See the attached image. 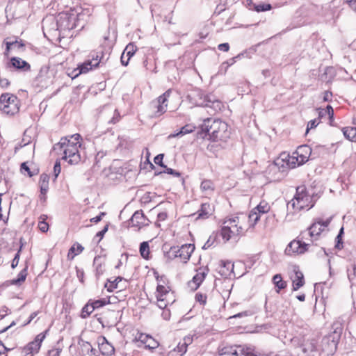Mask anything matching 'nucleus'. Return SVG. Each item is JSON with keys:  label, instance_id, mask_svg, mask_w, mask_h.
<instances>
[{"label": "nucleus", "instance_id": "f257e3e1", "mask_svg": "<svg viewBox=\"0 0 356 356\" xmlns=\"http://www.w3.org/2000/svg\"><path fill=\"white\" fill-rule=\"evenodd\" d=\"M79 134H75L60 138V141L53 147L54 151L62 152L63 160L66 161L70 165H76L81 161V156L79 151L81 147Z\"/></svg>", "mask_w": 356, "mask_h": 356}, {"label": "nucleus", "instance_id": "f03ea898", "mask_svg": "<svg viewBox=\"0 0 356 356\" xmlns=\"http://www.w3.org/2000/svg\"><path fill=\"white\" fill-rule=\"evenodd\" d=\"M200 129L213 141H225L229 138L227 124L220 120L207 118L200 125Z\"/></svg>", "mask_w": 356, "mask_h": 356}, {"label": "nucleus", "instance_id": "7ed1b4c3", "mask_svg": "<svg viewBox=\"0 0 356 356\" xmlns=\"http://www.w3.org/2000/svg\"><path fill=\"white\" fill-rule=\"evenodd\" d=\"M79 17V13L74 10L60 13L54 22L53 29L60 33L72 30L78 26Z\"/></svg>", "mask_w": 356, "mask_h": 356}, {"label": "nucleus", "instance_id": "20e7f679", "mask_svg": "<svg viewBox=\"0 0 356 356\" xmlns=\"http://www.w3.org/2000/svg\"><path fill=\"white\" fill-rule=\"evenodd\" d=\"M312 198L307 193L305 186H300L296 188V193L293 199L287 204L288 208L291 207L294 212L301 211L302 209L309 210L314 207Z\"/></svg>", "mask_w": 356, "mask_h": 356}, {"label": "nucleus", "instance_id": "39448f33", "mask_svg": "<svg viewBox=\"0 0 356 356\" xmlns=\"http://www.w3.org/2000/svg\"><path fill=\"white\" fill-rule=\"evenodd\" d=\"M244 233V228L240 225L238 217H232L226 218L223 220L220 236L225 240L228 241L231 238L240 236Z\"/></svg>", "mask_w": 356, "mask_h": 356}, {"label": "nucleus", "instance_id": "423d86ee", "mask_svg": "<svg viewBox=\"0 0 356 356\" xmlns=\"http://www.w3.org/2000/svg\"><path fill=\"white\" fill-rule=\"evenodd\" d=\"M332 220V216L326 220L317 219L307 230L301 232L300 237L311 242L318 240L319 235L328 227Z\"/></svg>", "mask_w": 356, "mask_h": 356}, {"label": "nucleus", "instance_id": "0eeeda50", "mask_svg": "<svg viewBox=\"0 0 356 356\" xmlns=\"http://www.w3.org/2000/svg\"><path fill=\"white\" fill-rule=\"evenodd\" d=\"M0 110L8 115H14L19 111V99L10 93L0 96Z\"/></svg>", "mask_w": 356, "mask_h": 356}, {"label": "nucleus", "instance_id": "6e6552de", "mask_svg": "<svg viewBox=\"0 0 356 356\" xmlns=\"http://www.w3.org/2000/svg\"><path fill=\"white\" fill-rule=\"evenodd\" d=\"M194 250L195 245L193 244H184L181 247H171L170 250L167 252L165 255L170 260L179 258L184 263H186L188 260H189Z\"/></svg>", "mask_w": 356, "mask_h": 356}, {"label": "nucleus", "instance_id": "1a4fd4ad", "mask_svg": "<svg viewBox=\"0 0 356 356\" xmlns=\"http://www.w3.org/2000/svg\"><path fill=\"white\" fill-rule=\"evenodd\" d=\"M299 159L298 158L297 154H293L292 156H289V154H281V157L275 160L273 163L269 165V169L270 170L275 171L280 169V167L284 168V164L290 168H294L296 166H299L298 165Z\"/></svg>", "mask_w": 356, "mask_h": 356}, {"label": "nucleus", "instance_id": "9d476101", "mask_svg": "<svg viewBox=\"0 0 356 356\" xmlns=\"http://www.w3.org/2000/svg\"><path fill=\"white\" fill-rule=\"evenodd\" d=\"M47 332L48 330L38 334L33 341L24 346L22 349L24 356H33L35 354H37L40 349L42 342L45 339Z\"/></svg>", "mask_w": 356, "mask_h": 356}, {"label": "nucleus", "instance_id": "9b49d317", "mask_svg": "<svg viewBox=\"0 0 356 356\" xmlns=\"http://www.w3.org/2000/svg\"><path fill=\"white\" fill-rule=\"evenodd\" d=\"M300 239L293 240L289 243L285 249V253L288 255H292L294 253L303 254L308 250L309 243H306L304 239L300 237Z\"/></svg>", "mask_w": 356, "mask_h": 356}, {"label": "nucleus", "instance_id": "f8f14e48", "mask_svg": "<svg viewBox=\"0 0 356 356\" xmlns=\"http://www.w3.org/2000/svg\"><path fill=\"white\" fill-rule=\"evenodd\" d=\"M270 205L265 201H261L249 214V220L252 222V225H255L260 219L261 214H265L270 211Z\"/></svg>", "mask_w": 356, "mask_h": 356}, {"label": "nucleus", "instance_id": "ddd939ff", "mask_svg": "<svg viewBox=\"0 0 356 356\" xmlns=\"http://www.w3.org/2000/svg\"><path fill=\"white\" fill-rule=\"evenodd\" d=\"M150 221L144 215L142 210L136 211L131 216L129 220V225L131 227H136L140 229L143 227L149 225Z\"/></svg>", "mask_w": 356, "mask_h": 356}, {"label": "nucleus", "instance_id": "4468645a", "mask_svg": "<svg viewBox=\"0 0 356 356\" xmlns=\"http://www.w3.org/2000/svg\"><path fill=\"white\" fill-rule=\"evenodd\" d=\"M171 92V89L167 90L163 95L157 98L156 102L152 103L157 108L156 114H158V115H161L166 111L168 99L170 96Z\"/></svg>", "mask_w": 356, "mask_h": 356}, {"label": "nucleus", "instance_id": "2eb2a0df", "mask_svg": "<svg viewBox=\"0 0 356 356\" xmlns=\"http://www.w3.org/2000/svg\"><path fill=\"white\" fill-rule=\"evenodd\" d=\"M234 264L231 261H220L218 267V273L225 278H231L234 276Z\"/></svg>", "mask_w": 356, "mask_h": 356}, {"label": "nucleus", "instance_id": "dca6fc26", "mask_svg": "<svg viewBox=\"0 0 356 356\" xmlns=\"http://www.w3.org/2000/svg\"><path fill=\"white\" fill-rule=\"evenodd\" d=\"M293 154H297L299 159L298 165H302L306 163L312 156V149L309 145H300L298 147L297 150L293 152Z\"/></svg>", "mask_w": 356, "mask_h": 356}, {"label": "nucleus", "instance_id": "f3484780", "mask_svg": "<svg viewBox=\"0 0 356 356\" xmlns=\"http://www.w3.org/2000/svg\"><path fill=\"white\" fill-rule=\"evenodd\" d=\"M97 343L99 350L103 355L111 356L114 354L115 348L113 345L107 341L106 337L103 336L98 337Z\"/></svg>", "mask_w": 356, "mask_h": 356}, {"label": "nucleus", "instance_id": "a211bd4d", "mask_svg": "<svg viewBox=\"0 0 356 356\" xmlns=\"http://www.w3.org/2000/svg\"><path fill=\"white\" fill-rule=\"evenodd\" d=\"M213 207L209 203H202L200 206V209L191 215L195 216L197 215L195 220L199 219H207L213 213Z\"/></svg>", "mask_w": 356, "mask_h": 356}, {"label": "nucleus", "instance_id": "6ab92c4d", "mask_svg": "<svg viewBox=\"0 0 356 356\" xmlns=\"http://www.w3.org/2000/svg\"><path fill=\"white\" fill-rule=\"evenodd\" d=\"M8 65L9 67H13L24 72H28L31 70L30 64L19 57H12Z\"/></svg>", "mask_w": 356, "mask_h": 356}, {"label": "nucleus", "instance_id": "aec40b11", "mask_svg": "<svg viewBox=\"0 0 356 356\" xmlns=\"http://www.w3.org/2000/svg\"><path fill=\"white\" fill-rule=\"evenodd\" d=\"M101 62V60H98V56H97L96 58L86 61L79 67V73L88 72L89 70L98 67Z\"/></svg>", "mask_w": 356, "mask_h": 356}, {"label": "nucleus", "instance_id": "412c9836", "mask_svg": "<svg viewBox=\"0 0 356 356\" xmlns=\"http://www.w3.org/2000/svg\"><path fill=\"white\" fill-rule=\"evenodd\" d=\"M294 277L292 278L293 290L297 291L305 284L304 275L298 269L294 270Z\"/></svg>", "mask_w": 356, "mask_h": 356}, {"label": "nucleus", "instance_id": "4be33fe9", "mask_svg": "<svg viewBox=\"0 0 356 356\" xmlns=\"http://www.w3.org/2000/svg\"><path fill=\"white\" fill-rule=\"evenodd\" d=\"M28 264L26 263L25 267L17 275V278L13 279L10 281L11 284L21 285L22 283H23L26 278V276L28 275Z\"/></svg>", "mask_w": 356, "mask_h": 356}, {"label": "nucleus", "instance_id": "5701e85b", "mask_svg": "<svg viewBox=\"0 0 356 356\" xmlns=\"http://www.w3.org/2000/svg\"><path fill=\"white\" fill-rule=\"evenodd\" d=\"M204 106L213 107L215 109H220L221 102L215 99L213 95H207L204 97Z\"/></svg>", "mask_w": 356, "mask_h": 356}, {"label": "nucleus", "instance_id": "b1692460", "mask_svg": "<svg viewBox=\"0 0 356 356\" xmlns=\"http://www.w3.org/2000/svg\"><path fill=\"white\" fill-rule=\"evenodd\" d=\"M249 6L250 10H255L257 13L268 11L272 8V6L270 3H259L257 5L253 3L252 1H250Z\"/></svg>", "mask_w": 356, "mask_h": 356}, {"label": "nucleus", "instance_id": "393cba45", "mask_svg": "<svg viewBox=\"0 0 356 356\" xmlns=\"http://www.w3.org/2000/svg\"><path fill=\"white\" fill-rule=\"evenodd\" d=\"M138 340L141 343L145 344L146 347H148L149 348H153V346H152V344H157V342L155 341L151 336L144 333H140L139 334Z\"/></svg>", "mask_w": 356, "mask_h": 356}, {"label": "nucleus", "instance_id": "a878e982", "mask_svg": "<svg viewBox=\"0 0 356 356\" xmlns=\"http://www.w3.org/2000/svg\"><path fill=\"white\" fill-rule=\"evenodd\" d=\"M343 134L346 138L350 141H356V127H344L342 129Z\"/></svg>", "mask_w": 356, "mask_h": 356}, {"label": "nucleus", "instance_id": "bb28decb", "mask_svg": "<svg viewBox=\"0 0 356 356\" xmlns=\"http://www.w3.org/2000/svg\"><path fill=\"white\" fill-rule=\"evenodd\" d=\"M139 252L143 259L148 260L150 258L149 246L147 241H143L140 244Z\"/></svg>", "mask_w": 356, "mask_h": 356}, {"label": "nucleus", "instance_id": "cd10ccee", "mask_svg": "<svg viewBox=\"0 0 356 356\" xmlns=\"http://www.w3.org/2000/svg\"><path fill=\"white\" fill-rule=\"evenodd\" d=\"M238 346H225L220 349L219 353L220 355H237Z\"/></svg>", "mask_w": 356, "mask_h": 356}, {"label": "nucleus", "instance_id": "c85d7f7f", "mask_svg": "<svg viewBox=\"0 0 356 356\" xmlns=\"http://www.w3.org/2000/svg\"><path fill=\"white\" fill-rule=\"evenodd\" d=\"M195 129V127L193 124H186L182 127L180 131L176 134L170 135V138L177 137L179 136H184L187 134L192 133Z\"/></svg>", "mask_w": 356, "mask_h": 356}, {"label": "nucleus", "instance_id": "c756f323", "mask_svg": "<svg viewBox=\"0 0 356 356\" xmlns=\"http://www.w3.org/2000/svg\"><path fill=\"white\" fill-rule=\"evenodd\" d=\"M186 351L187 348L181 342H179L176 348L169 353V356H184Z\"/></svg>", "mask_w": 356, "mask_h": 356}, {"label": "nucleus", "instance_id": "7c9ffc66", "mask_svg": "<svg viewBox=\"0 0 356 356\" xmlns=\"http://www.w3.org/2000/svg\"><path fill=\"white\" fill-rule=\"evenodd\" d=\"M236 356H257L253 352L252 349L250 347H243L238 346L237 355Z\"/></svg>", "mask_w": 356, "mask_h": 356}, {"label": "nucleus", "instance_id": "2f4dec72", "mask_svg": "<svg viewBox=\"0 0 356 356\" xmlns=\"http://www.w3.org/2000/svg\"><path fill=\"white\" fill-rule=\"evenodd\" d=\"M273 281L276 287L279 289H283L286 286V283L282 280L281 275L276 274L273 277Z\"/></svg>", "mask_w": 356, "mask_h": 356}, {"label": "nucleus", "instance_id": "473e14b6", "mask_svg": "<svg viewBox=\"0 0 356 356\" xmlns=\"http://www.w3.org/2000/svg\"><path fill=\"white\" fill-rule=\"evenodd\" d=\"M136 49V47L133 43H129L122 53L126 55L128 60H130V58L134 55Z\"/></svg>", "mask_w": 356, "mask_h": 356}, {"label": "nucleus", "instance_id": "72a5a7b5", "mask_svg": "<svg viewBox=\"0 0 356 356\" xmlns=\"http://www.w3.org/2000/svg\"><path fill=\"white\" fill-rule=\"evenodd\" d=\"M200 188L202 191H213L214 190L213 183L209 179H204L202 181Z\"/></svg>", "mask_w": 356, "mask_h": 356}, {"label": "nucleus", "instance_id": "f704fd0d", "mask_svg": "<svg viewBox=\"0 0 356 356\" xmlns=\"http://www.w3.org/2000/svg\"><path fill=\"white\" fill-rule=\"evenodd\" d=\"M83 250V247L79 243L74 244L69 250L68 257L70 254H73L72 258H74L75 255L80 254Z\"/></svg>", "mask_w": 356, "mask_h": 356}, {"label": "nucleus", "instance_id": "c9c22d12", "mask_svg": "<svg viewBox=\"0 0 356 356\" xmlns=\"http://www.w3.org/2000/svg\"><path fill=\"white\" fill-rule=\"evenodd\" d=\"M123 280L122 277L118 276L114 279V280L111 281L110 280H108V282H110V284L108 286H107V284H105V287H107V290L110 292L113 291L115 289L118 288V284L120 282H121Z\"/></svg>", "mask_w": 356, "mask_h": 356}, {"label": "nucleus", "instance_id": "e433bc0d", "mask_svg": "<svg viewBox=\"0 0 356 356\" xmlns=\"http://www.w3.org/2000/svg\"><path fill=\"white\" fill-rule=\"evenodd\" d=\"M90 301L95 309L100 308L110 302L109 299L107 298H101L99 300Z\"/></svg>", "mask_w": 356, "mask_h": 356}, {"label": "nucleus", "instance_id": "4c0bfd02", "mask_svg": "<svg viewBox=\"0 0 356 356\" xmlns=\"http://www.w3.org/2000/svg\"><path fill=\"white\" fill-rule=\"evenodd\" d=\"M95 310L90 301L88 302L82 309L81 316L83 318L88 317Z\"/></svg>", "mask_w": 356, "mask_h": 356}, {"label": "nucleus", "instance_id": "58836bf2", "mask_svg": "<svg viewBox=\"0 0 356 356\" xmlns=\"http://www.w3.org/2000/svg\"><path fill=\"white\" fill-rule=\"evenodd\" d=\"M305 344H308V346L303 348V351L305 353L314 352L316 350V340L312 339L310 341L307 342Z\"/></svg>", "mask_w": 356, "mask_h": 356}, {"label": "nucleus", "instance_id": "ea45409f", "mask_svg": "<svg viewBox=\"0 0 356 356\" xmlns=\"http://www.w3.org/2000/svg\"><path fill=\"white\" fill-rule=\"evenodd\" d=\"M195 301L199 302L201 305L207 304V295L202 293H197L195 296Z\"/></svg>", "mask_w": 356, "mask_h": 356}, {"label": "nucleus", "instance_id": "a19ab883", "mask_svg": "<svg viewBox=\"0 0 356 356\" xmlns=\"http://www.w3.org/2000/svg\"><path fill=\"white\" fill-rule=\"evenodd\" d=\"M49 176L47 174L43 173L40 175L39 184L40 186H49Z\"/></svg>", "mask_w": 356, "mask_h": 356}, {"label": "nucleus", "instance_id": "79ce46f5", "mask_svg": "<svg viewBox=\"0 0 356 356\" xmlns=\"http://www.w3.org/2000/svg\"><path fill=\"white\" fill-rule=\"evenodd\" d=\"M168 293V291L166 288L163 286L159 284L156 287V297H163Z\"/></svg>", "mask_w": 356, "mask_h": 356}, {"label": "nucleus", "instance_id": "37998d69", "mask_svg": "<svg viewBox=\"0 0 356 356\" xmlns=\"http://www.w3.org/2000/svg\"><path fill=\"white\" fill-rule=\"evenodd\" d=\"M163 157H164L163 154H159L154 157V161L156 165L165 168H166V165H164V163L163 162Z\"/></svg>", "mask_w": 356, "mask_h": 356}, {"label": "nucleus", "instance_id": "c03bdc74", "mask_svg": "<svg viewBox=\"0 0 356 356\" xmlns=\"http://www.w3.org/2000/svg\"><path fill=\"white\" fill-rule=\"evenodd\" d=\"M10 43L13 44V49L20 50V49H22L25 46L24 43L23 42V41L22 40L19 41H18V40L12 41V42H10Z\"/></svg>", "mask_w": 356, "mask_h": 356}, {"label": "nucleus", "instance_id": "a18cd8bd", "mask_svg": "<svg viewBox=\"0 0 356 356\" xmlns=\"http://www.w3.org/2000/svg\"><path fill=\"white\" fill-rule=\"evenodd\" d=\"M21 171L22 173L27 172L28 175L31 177L33 176V174L30 170L29 167L28 166L27 163L26 162H24L21 164Z\"/></svg>", "mask_w": 356, "mask_h": 356}, {"label": "nucleus", "instance_id": "49530a36", "mask_svg": "<svg viewBox=\"0 0 356 356\" xmlns=\"http://www.w3.org/2000/svg\"><path fill=\"white\" fill-rule=\"evenodd\" d=\"M204 280V276L203 275H199L198 273L196 274L193 277V282L196 285V287L195 289H197L200 284L201 283L203 282Z\"/></svg>", "mask_w": 356, "mask_h": 356}, {"label": "nucleus", "instance_id": "de8ad7c7", "mask_svg": "<svg viewBox=\"0 0 356 356\" xmlns=\"http://www.w3.org/2000/svg\"><path fill=\"white\" fill-rule=\"evenodd\" d=\"M319 122L316 119L310 120L307 124L306 134H307L310 129L316 128Z\"/></svg>", "mask_w": 356, "mask_h": 356}, {"label": "nucleus", "instance_id": "09e8293b", "mask_svg": "<svg viewBox=\"0 0 356 356\" xmlns=\"http://www.w3.org/2000/svg\"><path fill=\"white\" fill-rule=\"evenodd\" d=\"M60 170H61L60 163L59 161H56L54 164V174L55 179L58 177V175L60 172Z\"/></svg>", "mask_w": 356, "mask_h": 356}, {"label": "nucleus", "instance_id": "8fccbe9b", "mask_svg": "<svg viewBox=\"0 0 356 356\" xmlns=\"http://www.w3.org/2000/svg\"><path fill=\"white\" fill-rule=\"evenodd\" d=\"M245 54H246V52H242V53H241V54H238L236 56H234V57H233V58H231L230 59H229L228 60H227V62H226L225 63L227 65V66H228V67H229V66H231V65H232L234 63H236V60H237L238 58H240L241 56H243Z\"/></svg>", "mask_w": 356, "mask_h": 356}, {"label": "nucleus", "instance_id": "3c124183", "mask_svg": "<svg viewBox=\"0 0 356 356\" xmlns=\"http://www.w3.org/2000/svg\"><path fill=\"white\" fill-rule=\"evenodd\" d=\"M343 236H340L337 234V236L335 238V248L337 250H341L343 248Z\"/></svg>", "mask_w": 356, "mask_h": 356}, {"label": "nucleus", "instance_id": "603ef678", "mask_svg": "<svg viewBox=\"0 0 356 356\" xmlns=\"http://www.w3.org/2000/svg\"><path fill=\"white\" fill-rule=\"evenodd\" d=\"M104 266L102 264H97L95 267L96 277H99L101 276L104 272Z\"/></svg>", "mask_w": 356, "mask_h": 356}, {"label": "nucleus", "instance_id": "864d4df0", "mask_svg": "<svg viewBox=\"0 0 356 356\" xmlns=\"http://www.w3.org/2000/svg\"><path fill=\"white\" fill-rule=\"evenodd\" d=\"M165 173H168L169 175H173L174 177H180L181 176V173L175 170H173L172 168H168L166 166V168H165V170L163 171Z\"/></svg>", "mask_w": 356, "mask_h": 356}, {"label": "nucleus", "instance_id": "5fc2aeb1", "mask_svg": "<svg viewBox=\"0 0 356 356\" xmlns=\"http://www.w3.org/2000/svg\"><path fill=\"white\" fill-rule=\"evenodd\" d=\"M157 305L160 309H165L167 307V303L165 302L163 297H156Z\"/></svg>", "mask_w": 356, "mask_h": 356}, {"label": "nucleus", "instance_id": "6e6d98bb", "mask_svg": "<svg viewBox=\"0 0 356 356\" xmlns=\"http://www.w3.org/2000/svg\"><path fill=\"white\" fill-rule=\"evenodd\" d=\"M38 228L40 229V230L42 232H47L48 230V228H49V225L48 224L44 222V220L42 221H40L39 222V224H38Z\"/></svg>", "mask_w": 356, "mask_h": 356}, {"label": "nucleus", "instance_id": "4d7b16f0", "mask_svg": "<svg viewBox=\"0 0 356 356\" xmlns=\"http://www.w3.org/2000/svg\"><path fill=\"white\" fill-rule=\"evenodd\" d=\"M193 337L192 336H186L185 337H184L183 340L181 341L184 346H185L186 348H188V346L192 343L193 342Z\"/></svg>", "mask_w": 356, "mask_h": 356}, {"label": "nucleus", "instance_id": "13d9d810", "mask_svg": "<svg viewBox=\"0 0 356 356\" xmlns=\"http://www.w3.org/2000/svg\"><path fill=\"white\" fill-rule=\"evenodd\" d=\"M10 86V81L6 78L0 76V87L2 88H7Z\"/></svg>", "mask_w": 356, "mask_h": 356}, {"label": "nucleus", "instance_id": "bf43d9fd", "mask_svg": "<svg viewBox=\"0 0 356 356\" xmlns=\"http://www.w3.org/2000/svg\"><path fill=\"white\" fill-rule=\"evenodd\" d=\"M105 215H106L105 212H101L98 216L91 218L90 222H94V223H97L102 220V217L104 216Z\"/></svg>", "mask_w": 356, "mask_h": 356}, {"label": "nucleus", "instance_id": "052dcab7", "mask_svg": "<svg viewBox=\"0 0 356 356\" xmlns=\"http://www.w3.org/2000/svg\"><path fill=\"white\" fill-rule=\"evenodd\" d=\"M108 225H105L104 227L101 231L98 232L96 234V237H99V240H101L104 237L106 232L108 231Z\"/></svg>", "mask_w": 356, "mask_h": 356}, {"label": "nucleus", "instance_id": "680f3d73", "mask_svg": "<svg viewBox=\"0 0 356 356\" xmlns=\"http://www.w3.org/2000/svg\"><path fill=\"white\" fill-rule=\"evenodd\" d=\"M19 252H17L11 262V268H15L17 266V265L19 264Z\"/></svg>", "mask_w": 356, "mask_h": 356}, {"label": "nucleus", "instance_id": "e2e57ef3", "mask_svg": "<svg viewBox=\"0 0 356 356\" xmlns=\"http://www.w3.org/2000/svg\"><path fill=\"white\" fill-rule=\"evenodd\" d=\"M218 49L220 51L227 52L229 49V44L227 42L221 43V44H218Z\"/></svg>", "mask_w": 356, "mask_h": 356}, {"label": "nucleus", "instance_id": "0e129e2a", "mask_svg": "<svg viewBox=\"0 0 356 356\" xmlns=\"http://www.w3.org/2000/svg\"><path fill=\"white\" fill-rule=\"evenodd\" d=\"M106 155V152L104 151H99L97 153L95 156V162L98 163L100 160Z\"/></svg>", "mask_w": 356, "mask_h": 356}, {"label": "nucleus", "instance_id": "69168bd1", "mask_svg": "<svg viewBox=\"0 0 356 356\" xmlns=\"http://www.w3.org/2000/svg\"><path fill=\"white\" fill-rule=\"evenodd\" d=\"M61 350L58 348H55L49 350L48 356H59Z\"/></svg>", "mask_w": 356, "mask_h": 356}, {"label": "nucleus", "instance_id": "338daca9", "mask_svg": "<svg viewBox=\"0 0 356 356\" xmlns=\"http://www.w3.org/2000/svg\"><path fill=\"white\" fill-rule=\"evenodd\" d=\"M325 112L327 113V115H329L330 118H333V116H334V110H333L332 107L330 105H327L326 106Z\"/></svg>", "mask_w": 356, "mask_h": 356}, {"label": "nucleus", "instance_id": "774afa93", "mask_svg": "<svg viewBox=\"0 0 356 356\" xmlns=\"http://www.w3.org/2000/svg\"><path fill=\"white\" fill-rule=\"evenodd\" d=\"M349 7L356 13V0H346Z\"/></svg>", "mask_w": 356, "mask_h": 356}]
</instances>
